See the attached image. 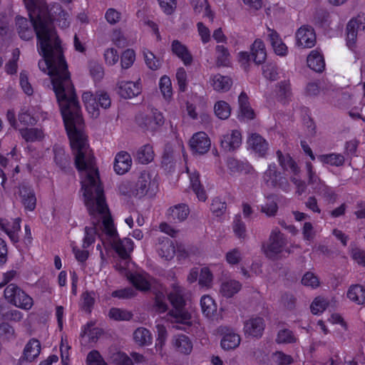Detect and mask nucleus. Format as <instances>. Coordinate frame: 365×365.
<instances>
[{
  "label": "nucleus",
  "instance_id": "nucleus-1",
  "mask_svg": "<svg viewBox=\"0 0 365 365\" xmlns=\"http://www.w3.org/2000/svg\"><path fill=\"white\" fill-rule=\"evenodd\" d=\"M36 38L38 52L43 56L38 68L51 77L72 150L84 148L88 145L83 132L81 106L63 55L61 41L45 38L41 31Z\"/></svg>",
  "mask_w": 365,
  "mask_h": 365
},
{
  "label": "nucleus",
  "instance_id": "nucleus-2",
  "mask_svg": "<svg viewBox=\"0 0 365 365\" xmlns=\"http://www.w3.org/2000/svg\"><path fill=\"white\" fill-rule=\"evenodd\" d=\"M75 155L76 167L80 173L82 190L86 206L91 216L93 227H85L83 247L87 248L94 242L96 235V226L104 217H111L106 202L104 190L100 181L98 170L95 158L88 145L73 150Z\"/></svg>",
  "mask_w": 365,
  "mask_h": 365
},
{
  "label": "nucleus",
  "instance_id": "nucleus-3",
  "mask_svg": "<svg viewBox=\"0 0 365 365\" xmlns=\"http://www.w3.org/2000/svg\"><path fill=\"white\" fill-rule=\"evenodd\" d=\"M29 17L34 23L36 34L41 31L45 38L60 41L53 26V21L62 11L61 6L53 4L48 6L45 0H24Z\"/></svg>",
  "mask_w": 365,
  "mask_h": 365
},
{
  "label": "nucleus",
  "instance_id": "nucleus-4",
  "mask_svg": "<svg viewBox=\"0 0 365 365\" xmlns=\"http://www.w3.org/2000/svg\"><path fill=\"white\" fill-rule=\"evenodd\" d=\"M103 230L111 238L113 246L122 259L124 264L120 266L121 269H125L127 260L130 257V253L133 249V242L129 238L120 240L118 238L116 230L113 227L111 217H104Z\"/></svg>",
  "mask_w": 365,
  "mask_h": 365
},
{
  "label": "nucleus",
  "instance_id": "nucleus-5",
  "mask_svg": "<svg viewBox=\"0 0 365 365\" xmlns=\"http://www.w3.org/2000/svg\"><path fill=\"white\" fill-rule=\"evenodd\" d=\"M4 297L9 303L24 310L31 309L34 304L33 299L15 284L6 287Z\"/></svg>",
  "mask_w": 365,
  "mask_h": 365
},
{
  "label": "nucleus",
  "instance_id": "nucleus-6",
  "mask_svg": "<svg viewBox=\"0 0 365 365\" xmlns=\"http://www.w3.org/2000/svg\"><path fill=\"white\" fill-rule=\"evenodd\" d=\"M263 180L268 187L279 188L285 192L290 190L287 177L277 170L274 163L268 165L267 170L264 173Z\"/></svg>",
  "mask_w": 365,
  "mask_h": 365
},
{
  "label": "nucleus",
  "instance_id": "nucleus-7",
  "mask_svg": "<svg viewBox=\"0 0 365 365\" xmlns=\"http://www.w3.org/2000/svg\"><path fill=\"white\" fill-rule=\"evenodd\" d=\"M287 245V240L278 228L272 230L268 244L264 250L266 256L271 259H277Z\"/></svg>",
  "mask_w": 365,
  "mask_h": 365
},
{
  "label": "nucleus",
  "instance_id": "nucleus-8",
  "mask_svg": "<svg viewBox=\"0 0 365 365\" xmlns=\"http://www.w3.org/2000/svg\"><path fill=\"white\" fill-rule=\"evenodd\" d=\"M156 188V183L151 180V175L149 173H141L131 190L132 194L138 197H142L149 192L153 195Z\"/></svg>",
  "mask_w": 365,
  "mask_h": 365
},
{
  "label": "nucleus",
  "instance_id": "nucleus-9",
  "mask_svg": "<svg viewBox=\"0 0 365 365\" xmlns=\"http://www.w3.org/2000/svg\"><path fill=\"white\" fill-rule=\"evenodd\" d=\"M136 122L142 128L154 131L163 125L164 117L160 112L154 110L150 114L140 113L138 115Z\"/></svg>",
  "mask_w": 365,
  "mask_h": 365
},
{
  "label": "nucleus",
  "instance_id": "nucleus-10",
  "mask_svg": "<svg viewBox=\"0 0 365 365\" xmlns=\"http://www.w3.org/2000/svg\"><path fill=\"white\" fill-rule=\"evenodd\" d=\"M365 32V14H359L351 19L346 26V41L349 48L354 47L359 32Z\"/></svg>",
  "mask_w": 365,
  "mask_h": 365
},
{
  "label": "nucleus",
  "instance_id": "nucleus-11",
  "mask_svg": "<svg viewBox=\"0 0 365 365\" xmlns=\"http://www.w3.org/2000/svg\"><path fill=\"white\" fill-rule=\"evenodd\" d=\"M170 314L173 318V322L175 324L173 327L175 329L187 332L192 331L193 321L191 314L188 312L185 311V309H172Z\"/></svg>",
  "mask_w": 365,
  "mask_h": 365
},
{
  "label": "nucleus",
  "instance_id": "nucleus-12",
  "mask_svg": "<svg viewBox=\"0 0 365 365\" xmlns=\"http://www.w3.org/2000/svg\"><path fill=\"white\" fill-rule=\"evenodd\" d=\"M247 146L258 157H264L269 150L268 142L259 133H252L247 140Z\"/></svg>",
  "mask_w": 365,
  "mask_h": 365
},
{
  "label": "nucleus",
  "instance_id": "nucleus-13",
  "mask_svg": "<svg viewBox=\"0 0 365 365\" xmlns=\"http://www.w3.org/2000/svg\"><path fill=\"white\" fill-rule=\"evenodd\" d=\"M19 195L21 202L25 210L33 211L36 205V197L32 187L27 182H23L19 187Z\"/></svg>",
  "mask_w": 365,
  "mask_h": 365
},
{
  "label": "nucleus",
  "instance_id": "nucleus-14",
  "mask_svg": "<svg viewBox=\"0 0 365 365\" xmlns=\"http://www.w3.org/2000/svg\"><path fill=\"white\" fill-rule=\"evenodd\" d=\"M297 45L302 48H312L316 43V34L310 26H302L296 32Z\"/></svg>",
  "mask_w": 365,
  "mask_h": 365
},
{
  "label": "nucleus",
  "instance_id": "nucleus-15",
  "mask_svg": "<svg viewBox=\"0 0 365 365\" xmlns=\"http://www.w3.org/2000/svg\"><path fill=\"white\" fill-rule=\"evenodd\" d=\"M16 30L19 37L24 41H29L33 38L36 29L31 19H27L17 16L15 19Z\"/></svg>",
  "mask_w": 365,
  "mask_h": 365
},
{
  "label": "nucleus",
  "instance_id": "nucleus-16",
  "mask_svg": "<svg viewBox=\"0 0 365 365\" xmlns=\"http://www.w3.org/2000/svg\"><path fill=\"white\" fill-rule=\"evenodd\" d=\"M117 88L118 94L125 99L137 96L142 91L140 79L136 81H120Z\"/></svg>",
  "mask_w": 365,
  "mask_h": 365
},
{
  "label": "nucleus",
  "instance_id": "nucleus-17",
  "mask_svg": "<svg viewBox=\"0 0 365 365\" xmlns=\"http://www.w3.org/2000/svg\"><path fill=\"white\" fill-rule=\"evenodd\" d=\"M210 140L204 132H199L193 135L190 140L192 150L198 154L206 153L210 148Z\"/></svg>",
  "mask_w": 365,
  "mask_h": 365
},
{
  "label": "nucleus",
  "instance_id": "nucleus-18",
  "mask_svg": "<svg viewBox=\"0 0 365 365\" xmlns=\"http://www.w3.org/2000/svg\"><path fill=\"white\" fill-rule=\"evenodd\" d=\"M242 143L241 133L237 130H232L223 135L220 139L222 148L227 152H231L238 148Z\"/></svg>",
  "mask_w": 365,
  "mask_h": 365
},
{
  "label": "nucleus",
  "instance_id": "nucleus-19",
  "mask_svg": "<svg viewBox=\"0 0 365 365\" xmlns=\"http://www.w3.org/2000/svg\"><path fill=\"white\" fill-rule=\"evenodd\" d=\"M20 218H15L12 221L0 219V227L9 237L10 240L16 243L19 241L18 232L20 230Z\"/></svg>",
  "mask_w": 365,
  "mask_h": 365
},
{
  "label": "nucleus",
  "instance_id": "nucleus-20",
  "mask_svg": "<svg viewBox=\"0 0 365 365\" xmlns=\"http://www.w3.org/2000/svg\"><path fill=\"white\" fill-rule=\"evenodd\" d=\"M264 327V321L262 317H253L245 322L244 330L247 334L259 337L262 335Z\"/></svg>",
  "mask_w": 365,
  "mask_h": 365
},
{
  "label": "nucleus",
  "instance_id": "nucleus-21",
  "mask_svg": "<svg viewBox=\"0 0 365 365\" xmlns=\"http://www.w3.org/2000/svg\"><path fill=\"white\" fill-rule=\"evenodd\" d=\"M168 299L172 304L173 309H184L185 299L184 298V289L178 284H174L172 289L168 295Z\"/></svg>",
  "mask_w": 365,
  "mask_h": 365
},
{
  "label": "nucleus",
  "instance_id": "nucleus-22",
  "mask_svg": "<svg viewBox=\"0 0 365 365\" xmlns=\"http://www.w3.org/2000/svg\"><path fill=\"white\" fill-rule=\"evenodd\" d=\"M132 165V159L129 153L125 151L118 153L115 158L114 170L118 175L127 173Z\"/></svg>",
  "mask_w": 365,
  "mask_h": 365
},
{
  "label": "nucleus",
  "instance_id": "nucleus-23",
  "mask_svg": "<svg viewBox=\"0 0 365 365\" xmlns=\"http://www.w3.org/2000/svg\"><path fill=\"white\" fill-rule=\"evenodd\" d=\"M276 155L278 163L284 171L290 170L294 175H297L299 173V168L289 154H283L281 150H278L276 152Z\"/></svg>",
  "mask_w": 365,
  "mask_h": 365
},
{
  "label": "nucleus",
  "instance_id": "nucleus-24",
  "mask_svg": "<svg viewBox=\"0 0 365 365\" xmlns=\"http://www.w3.org/2000/svg\"><path fill=\"white\" fill-rule=\"evenodd\" d=\"M190 210L186 204L181 203L171 207L168 210V218L173 222H181L187 219Z\"/></svg>",
  "mask_w": 365,
  "mask_h": 365
},
{
  "label": "nucleus",
  "instance_id": "nucleus-25",
  "mask_svg": "<svg viewBox=\"0 0 365 365\" xmlns=\"http://www.w3.org/2000/svg\"><path fill=\"white\" fill-rule=\"evenodd\" d=\"M171 49L174 54L180 58L185 66L190 65L192 56L187 48L178 40H174L171 44Z\"/></svg>",
  "mask_w": 365,
  "mask_h": 365
},
{
  "label": "nucleus",
  "instance_id": "nucleus-26",
  "mask_svg": "<svg viewBox=\"0 0 365 365\" xmlns=\"http://www.w3.org/2000/svg\"><path fill=\"white\" fill-rule=\"evenodd\" d=\"M240 341L239 334L226 328V331L221 340V346L225 350L234 349L240 345Z\"/></svg>",
  "mask_w": 365,
  "mask_h": 365
},
{
  "label": "nucleus",
  "instance_id": "nucleus-27",
  "mask_svg": "<svg viewBox=\"0 0 365 365\" xmlns=\"http://www.w3.org/2000/svg\"><path fill=\"white\" fill-rule=\"evenodd\" d=\"M173 344L178 351L184 354H189L192 349V344L190 339L184 334L174 336Z\"/></svg>",
  "mask_w": 365,
  "mask_h": 365
},
{
  "label": "nucleus",
  "instance_id": "nucleus-28",
  "mask_svg": "<svg viewBox=\"0 0 365 365\" xmlns=\"http://www.w3.org/2000/svg\"><path fill=\"white\" fill-rule=\"evenodd\" d=\"M268 38L275 52L278 56H285L287 53V46L282 42L279 35L274 30L268 29Z\"/></svg>",
  "mask_w": 365,
  "mask_h": 365
},
{
  "label": "nucleus",
  "instance_id": "nucleus-29",
  "mask_svg": "<svg viewBox=\"0 0 365 365\" xmlns=\"http://www.w3.org/2000/svg\"><path fill=\"white\" fill-rule=\"evenodd\" d=\"M252 58L256 64H261L264 62L267 53L263 41L260 39H256L251 47Z\"/></svg>",
  "mask_w": 365,
  "mask_h": 365
},
{
  "label": "nucleus",
  "instance_id": "nucleus-30",
  "mask_svg": "<svg viewBox=\"0 0 365 365\" xmlns=\"http://www.w3.org/2000/svg\"><path fill=\"white\" fill-rule=\"evenodd\" d=\"M308 66L316 72H322L325 67L323 56L317 51H312L307 57Z\"/></svg>",
  "mask_w": 365,
  "mask_h": 365
},
{
  "label": "nucleus",
  "instance_id": "nucleus-31",
  "mask_svg": "<svg viewBox=\"0 0 365 365\" xmlns=\"http://www.w3.org/2000/svg\"><path fill=\"white\" fill-rule=\"evenodd\" d=\"M227 168L232 174L249 173L252 169L247 163L230 158L227 161Z\"/></svg>",
  "mask_w": 365,
  "mask_h": 365
},
{
  "label": "nucleus",
  "instance_id": "nucleus-32",
  "mask_svg": "<svg viewBox=\"0 0 365 365\" xmlns=\"http://www.w3.org/2000/svg\"><path fill=\"white\" fill-rule=\"evenodd\" d=\"M41 344L35 339H31L26 345L24 350V356L26 361H32L40 354Z\"/></svg>",
  "mask_w": 365,
  "mask_h": 365
},
{
  "label": "nucleus",
  "instance_id": "nucleus-33",
  "mask_svg": "<svg viewBox=\"0 0 365 365\" xmlns=\"http://www.w3.org/2000/svg\"><path fill=\"white\" fill-rule=\"evenodd\" d=\"M190 185L192 190L196 194L197 198L201 201H205L207 195L205 191L200 182L199 173L194 171L190 173Z\"/></svg>",
  "mask_w": 365,
  "mask_h": 365
},
{
  "label": "nucleus",
  "instance_id": "nucleus-34",
  "mask_svg": "<svg viewBox=\"0 0 365 365\" xmlns=\"http://www.w3.org/2000/svg\"><path fill=\"white\" fill-rule=\"evenodd\" d=\"M232 84V79L228 76L217 74L212 78V85L217 91L226 92L230 90Z\"/></svg>",
  "mask_w": 365,
  "mask_h": 365
},
{
  "label": "nucleus",
  "instance_id": "nucleus-35",
  "mask_svg": "<svg viewBox=\"0 0 365 365\" xmlns=\"http://www.w3.org/2000/svg\"><path fill=\"white\" fill-rule=\"evenodd\" d=\"M158 255L166 260L173 259L175 254V248L173 242L166 238L159 244L158 248Z\"/></svg>",
  "mask_w": 365,
  "mask_h": 365
},
{
  "label": "nucleus",
  "instance_id": "nucleus-36",
  "mask_svg": "<svg viewBox=\"0 0 365 365\" xmlns=\"http://www.w3.org/2000/svg\"><path fill=\"white\" fill-rule=\"evenodd\" d=\"M154 158V151L153 147L146 144L140 147L135 155L136 160L141 164H148Z\"/></svg>",
  "mask_w": 365,
  "mask_h": 365
},
{
  "label": "nucleus",
  "instance_id": "nucleus-37",
  "mask_svg": "<svg viewBox=\"0 0 365 365\" xmlns=\"http://www.w3.org/2000/svg\"><path fill=\"white\" fill-rule=\"evenodd\" d=\"M242 287L241 284L234 279L223 282L220 287V293L225 297H232L237 293Z\"/></svg>",
  "mask_w": 365,
  "mask_h": 365
},
{
  "label": "nucleus",
  "instance_id": "nucleus-38",
  "mask_svg": "<svg viewBox=\"0 0 365 365\" xmlns=\"http://www.w3.org/2000/svg\"><path fill=\"white\" fill-rule=\"evenodd\" d=\"M200 306L203 314L207 318H212L217 312V305L215 301L208 295L202 297Z\"/></svg>",
  "mask_w": 365,
  "mask_h": 365
},
{
  "label": "nucleus",
  "instance_id": "nucleus-39",
  "mask_svg": "<svg viewBox=\"0 0 365 365\" xmlns=\"http://www.w3.org/2000/svg\"><path fill=\"white\" fill-rule=\"evenodd\" d=\"M347 297L351 301L362 304L365 303V289L359 284L352 285L347 292Z\"/></svg>",
  "mask_w": 365,
  "mask_h": 365
},
{
  "label": "nucleus",
  "instance_id": "nucleus-40",
  "mask_svg": "<svg viewBox=\"0 0 365 365\" xmlns=\"http://www.w3.org/2000/svg\"><path fill=\"white\" fill-rule=\"evenodd\" d=\"M82 100L87 110L92 114L93 116L98 115V108L96 96L94 97L91 92H85L82 95Z\"/></svg>",
  "mask_w": 365,
  "mask_h": 365
},
{
  "label": "nucleus",
  "instance_id": "nucleus-41",
  "mask_svg": "<svg viewBox=\"0 0 365 365\" xmlns=\"http://www.w3.org/2000/svg\"><path fill=\"white\" fill-rule=\"evenodd\" d=\"M318 159L324 164L336 167L343 165L345 161L344 155L338 153L320 155Z\"/></svg>",
  "mask_w": 365,
  "mask_h": 365
},
{
  "label": "nucleus",
  "instance_id": "nucleus-42",
  "mask_svg": "<svg viewBox=\"0 0 365 365\" xmlns=\"http://www.w3.org/2000/svg\"><path fill=\"white\" fill-rule=\"evenodd\" d=\"M54 160L61 170H66L69 167L70 157L61 148H54Z\"/></svg>",
  "mask_w": 365,
  "mask_h": 365
},
{
  "label": "nucleus",
  "instance_id": "nucleus-43",
  "mask_svg": "<svg viewBox=\"0 0 365 365\" xmlns=\"http://www.w3.org/2000/svg\"><path fill=\"white\" fill-rule=\"evenodd\" d=\"M133 339L140 346L148 345L150 344L152 341L149 330L143 327L138 328L134 331Z\"/></svg>",
  "mask_w": 365,
  "mask_h": 365
},
{
  "label": "nucleus",
  "instance_id": "nucleus-44",
  "mask_svg": "<svg viewBox=\"0 0 365 365\" xmlns=\"http://www.w3.org/2000/svg\"><path fill=\"white\" fill-rule=\"evenodd\" d=\"M95 304V293L93 292H85L81 296L80 307L81 309L90 314Z\"/></svg>",
  "mask_w": 365,
  "mask_h": 365
},
{
  "label": "nucleus",
  "instance_id": "nucleus-45",
  "mask_svg": "<svg viewBox=\"0 0 365 365\" xmlns=\"http://www.w3.org/2000/svg\"><path fill=\"white\" fill-rule=\"evenodd\" d=\"M21 137L27 142L40 140L43 138V131L38 128H24L20 130Z\"/></svg>",
  "mask_w": 365,
  "mask_h": 365
},
{
  "label": "nucleus",
  "instance_id": "nucleus-46",
  "mask_svg": "<svg viewBox=\"0 0 365 365\" xmlns=\"http://www.w3.org/2000/svg\"><path fill=\"white\" fill-rule=\"evenodd\" d=\"M216 64L217 66H227L230 63V53L224 46L218 45L216 46Z\"/></svg>",
  "mask_w": 365,
  "mask_h": 365
},
{
  "label": "nucleus",
  "instance_id": "nucleus-47",
  "mask_svg": "<svg viewBox=\"0 0 365 365\" xmlns=\"http://www.w3.org/2000/svg\"><path fill=\"white\" fill-rule=\"evenodd\" d=\"M214 110L216 116L222 120L227 119L231 113L230 105L223 101H217L215 105Z\"/></svg>",
  "mask_w": 365,
  "mask_h": 365
},
{
  "label": "nucleus",
  "instance_id": "nucleus-48",
  "mask_svg": "<svg viewBox=\"0 0 365 365\" xmlns=\"http://www.w3.org/2000/svg\"><path fill=\"white\" fill-rule=\"evenodd\" d=\"M108 316L115 321H129L132 319L133 314L128 310L113 307L110 309Z\"/></svg>",
  "mask_w": 365,
  "mask_h": 365
},
{
  "label": "nucleus",
  "instance_id": "nucleus-49",
  "mask_svg": "<svg viewBox=\"0 0 365 365\" xmlns=\"http://www.w3.org/2000/svg\"><path fill=\"white\" fill-rule=\"evenodd\" d=\"M275 341L277 344H292L297 339L291 330L283 329L278 331Z\"/></svg>",
  "mask_w": 365,
  "mask_h": 365
},
{
  "label": "nucleus",
  "instance_id": "nucleus-50",
  "mask_svg": "<svg viewBox=\"0 0 365 365\" xmlns=\"http://www.w3.org/2000/svg\"><path fill=\"white\" fill-rule=\"evenodd\" d=\"M130 280L135 288L140 291H147L150 289V285L149 282L141 274H132Z\"/></svg>",
  "mask_w": 365,
  "mask_h": 365
},
{
  "label": "nucleus",
  "instance_id": "nucleus-51",
  "mask_svg": "<svg viewBox=\"0 0 365 365\" xmlns=\"http://www.w3.org/2000/svg\"><path fill=\"white\" fill-rule=\"evenodd\" d=\"M306 168L308 175V184L312 185V188L316 191L318 189L317 187L323 183L313 170V166L311 163L308 162L306 163Z\"/></svg>",
  "mask_w": 365,
  "mask_h": 365
},
{
  "label": "nucleus",
  "instance_id": "nucleus-52",
  "mask_svg": "<svg viewBox=\"0 0 365 365\" xmlns=\"http://www.w3.org/2000/svg\"><path fill=\"white\" fill-rule=\"evenodd\" d=\"M267 200L268 201L265 205L262 206L261 211L265 213L268 217L275 216L278 210L277 204L272 196L268 197Z\"/></svg>",
  "mask_w": 365,
  "mask_h": 365
},
{
  "label": "nucleus",
  "instance_id": "nucleus-53",
  "mask_svg": "<svg viewBox=\"0 0 365 365\" xmlns=\"http://www.w3.org/2000/svg\"><path fill=\"white\" fill-rule=\"evenodd\" d=\"M159 86L164 98H170L172 96V83L170 78L167 76L161 77Z\"/></svg>",
  "mask_w": 365,
  "mask_h": 365
},
{
  "label": "nucleus",
  "instance_id": "nucleus-54",
  "mask_svg": "<svg viewBox=\"0 0 365 365\" xmlns=\"http://www.w3.org/2000/svg\"><path fill=\"white\" fill-rule=\"evenodd\" d=\"M15 339L14 328L6 322L0 324V339L11 340Z\"/></svg>",
  "mask_w": 365,
  "mask_h": 365
},
{
  "label": "nucleus",
  "instance_id": "nucleus-55",
  "mask_svg": "<svg viewBox=\"0 0 365 365\" xmlns=\"http://www.w3.org/2000/svg\"><path fill=\"white\" fill-rule=\"evenodd\" d=\"M143 56L145 62L150 69L156 71L160 68V62L152 52L144 51Z\"/></svg>",
  "mask_w": 365,
  "mask_h": 365
},
{
  "label": "nucleus",
  "instance_id": "nucleus-56",
  "mask_svg": "<svg viewBox=\"0 0 365 365\" xmlns=\"http://www.w3.org/2000/svg\"><path fill=\"white\" fill-rule=\"evenodd\" d=\"M232 228L235 234L239 238H245L246 235V226L242 221L240 215H236L235 217Z\"/></svg>",
  "mask_w": 365,
  "mask_h": 365
},
{
  "label": "nucleus",
  "instance_id": "nucleus-57",
  "mask_svg": "<svg viewBox=\"0 0 365 365\" xmlns=\"http://www.w3.org/2000/svg\"><path fill=\"white\" fill-rule=\"evenodd\" d=\"M262 72L264 76L270 81H274L278 79V68L274 64L269 63L264 65L262 67Z\"/></svg>",
  "mask_w": 365,
  "mask_h": 365
},
{
  "label": "nucleus",
  "instance_id": "nucleus-58",
  "mask_svg": "<svg viewBox=\"0 0 365 365\" xmlns=\"http://www.w3.org/2000/svg\"><path fill=\"white\" fill-rule=\"evenodd\" d=\"M135 52L132 49L125 50L121 56V66L123 68H130L134 61H135Z\"/></svg>",
  "mask_w": 365,
  "mask_h": 365
},
{
  "label": "nucleus",
  "instance_id": "nucleus-59",
  "mask_svg": "<svg viewBox=\"0 0 365 365\" xmlns=\"http://www.w3.org/2000/svg\"><path fill=\"white\" fill-rule=\"evenodd\" d=\"M175 76L178 81L179 91L180 92H185L187 85V73L185 70L182 67L179 68L177 70Z\"/></svg>",
  "mask_w": 365,
  "mask_h": 365
},
{
  "label": "nucleus",
  "instance_id": "nucleus-60",
  "mask_svg": "<svg viewBox=\"0 0 365 365\" xmlns=\"http://www.w3.org/2000/svg\"><path fill=\"white\" fill-rule=\"evenodd\" d=\"M87 365H107L100 353L93 350L88 353L86 359Z\"/></svg>",
  "mask_w": 365,
  "mask_h": 365
},
{
  "label": "nucleus",
  "instance_id": "nucleus-61",
  "mask_svg": "<svg viewBox=\"0 0 365 365\" xmlns=\"http://www.w3.org/2000/svg\"><path fill=\"white\" fill-rule=\"evenodd\" d=\"M212 281V274L207 267L201 269L199 277V284L202 287H209Z\"/></svg>",
  "mask_w": 365,
  "mask_h": 365
},
{
  "label": "nucleus",
  "instance_id": "nucleus-62",
  "mask_svg": "<svg viewBox=\"0 0 365 365\" xmlns=\"http://www.w3.org/2000/svg\"><path fill=\"white\" fill-rule=\"evenodd\" d=\"M279 91L278 96L282 100L288 99L291 95V87L290 83L287 81H281L278 83Z\"/></svg>",
  "mask_w": 365,
  "mask_h": 365
},
{
  "label": "nucleus",
  "instance_id": "nucleus-63",
  "mask_svg": "<svg viewBox=\"0 0 365 365\" xmlns=\"http://www.w3.org/2000/svg\"><path fill=\"white\" fill-rule=\"evenodd\" d=\"M327 302L325 299L317 297L311 304V311L314 314L322 313L326 309Z\"/></svg>",
  "mask_w": 365,
  "mask_h": 365
},
{
  "label": "nucleus",
  "instance_id": "nucleus-64",
  "mask_svg": "<svg viewBox=\"0 0 365 365\" xmlns=\"http://www.w3.org/2000/svg\"><path fill=\"white\" fill-rule=\"evenodd\" d=\"M302 283L304 286L315 288L319 286V282L317 276L312 272H307L302 279Z\"/></svg>",
  "mask_w": 365,
  "mask_h": 365
}]
</instances>
